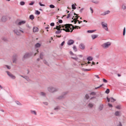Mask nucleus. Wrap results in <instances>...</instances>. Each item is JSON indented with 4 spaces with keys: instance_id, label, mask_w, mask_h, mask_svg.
I'll list each match as a JSON object with an SVG mask.
<instances>
[{
    "instance_id": "nucleus-30",
    "label": "nucleus",
    "mask_w": 126,
    "mask_h": 126,
    "mask_svg": "<svg viewBox=\"0 0 126 126\" xmlns=\"http://www.w3.org/2000/svg\"><path fill=\"white\" fill-rule=\"evenodd\" d=\"M30 18L31 20H33L34 19V16L33 15H31L30 16Z\"/></svg>"
},
{
    "instance_id": "nucleus-27",
    "label": "nucleus",
    "mask_w": 126,
    "mask_h": 126,
    "mask_svg": "<svg viewBox=\"0 0 126 126\" xmlns=\"http://www.w3.org/2000/svg\"><path fill=\"white\" fill-rule=\"evenodd\" d=\"M73 48V50L75 51L76 52L77 51V49L76 48V46H74Z\"/></svg>"
},
{
    "instance_id": "nucleus-45",
    "label": "nucleus",
    "mask_w": 126,
    "mask_h": 126,
    "mask_svg": "<svg viewBox=\"0 0 126 126\" xmlns=\"http://www.w3.org/2000/svg\"><path fill=\"white\" fill-rule=\"evenodd\" d=\"M71 58L75 60L76 61H78V58L77 57L74 58L73 57H72Z\"/></svg>"
},
{
    "instance_id": "nucleus-57",
    "label": "nucleus",
    "mask_w": 126,
    "mask_h": 126,
    "mask_svg": "<svg viewBox=\"0 0 126 126\" xmlns=\"http://www.w3.org/2000/svg\"><path fill=\"white\" fill-rule=\"evenodd\" d=\"M64 43H65V42L64 41H63V42H62L61 44V45L62 46H63V45L64 44Z\"/></svg>"
},
{
    "instance_id": "nucleus-14",
    "label": "nucleus",
    "mask_w": 126,
    "mask_h": 126,
    "mask_svg": "<svg viewBox=\"0 0 126 126\" xmlns=\"http://www.w3.org/2000/svg\"><path fill=\"white\" fill-rule=\"evenodd\" d=\"M94 106V104L92 103H89L88 105V107L90 108H92Z\"/></svg>"
},
{
    "instance_id": "nucleus-46",
    "label": "nucleus",
    "mask_w": 126,
    "mask_h": 126,
    "mask_svg": "<svg viewBox=\"0 0 126 126\" xmlns=\"http://www.w3.org/2000/svg\"><path fill=\"white\" fill-rule=\"evenodd\" d=\"M20 76H21L23 78H24V79H26L27 78V77L26 76H21L20 75Z\"/></svg>"
},
{
    "instance_id": "nucleus-37",
    "label": "nucleus",
    "mask_w": 126,
    "mask_h": 126,
    "mask_svg": "<svg viewBox=\"0 0 126 126\" xmlns=\"http://www.w3.org/2000/svg\"><path fill=\"white\" fill-rule=\"evenodd\" d=\"M126 32V28L125 27H124L123 31V35H124L125 34Z\"/></svg>"
},
{
    "instance_id": "nucleus-49",
    "label": "nucleus",
    "mask_w": 126,
    "mask_h": 126,
    "mask_svg": "<svg viewBox=\"0 0 126 126\" xmlns=\"http://www.w3.org/2000/svg\"><path fill=\"white\" fill-rule=\"evenodd\" d=\"M82 70L83 71H89L90 70V69H85L83 68V69H82Z\"/></svg>"
},
{
    "instance_id": "nucleus-60",
    "label": "nucleus",
    "mask_w": 126,
    "mask_h": 126,
    "mask_svg": "<svg viewBox=\"0 0 126 126\" xmlns=\"http://www.w3.org/2000/svg\"><path fill=\"white\" fill-rule=\"evenodd\" d=\"M95 78L99 79L100 78L99 77V76L98 75H95Z\"/></svg>"
},
{
    "instance_id": "nucleus-2",
    "label": "nucleus",
    "mask_w": 126,
    "mask_h": 126,
    "mask_svg": "<svg viewBox=\"0 0 126 126\" xmlns=\"http://www.w3.org/2000/svg\"><path fill=\"white\" fill-rule=\"evenodd\" d=\"M74 15H76V16H75V18H74V16H73L72 18V19H73V20L71 21V22H74V23L75 24H76L77 23V21H78V23L79 24L82 22V21H79V20H78V18L79 17V16H78V14H76L75 13H74Z\"/></svg>"
},
{
    "instance_id": "nucleus-9",
    "label": "nucleus",
    "mask_w": 126,
    "mask_h": 126,
    "mask_svg": "<svg viewBox=\"0 0 126 126\" xmlns=\"http://www.w3.org/2000/svg\"><path fill=\"white\" fill-rule=\"evenodd\" d=\"M6 72L8 75L12 79H15L16 78L15 77L13 74H11L10 72L8 71H7Z\"/></svg>"
},
{
    "instance_id": "nucleus-16",
    "label": "nucleus",
    "mask_w": 126,
    "mask_h": 126,
    "mask_svg": "<svg viewBox=\"0 0 126 126\" xmlns=\"http://www.w3.org/2000/svg\"><path fill=\"white\" fill-rule=\"evenodd\" d=\"M114 114L116 116H120L121 115L120 112L119 111H116L115 113Z\"/></svg>"
},
{
    "instance_id": "nucleus-6",
    "label": "nucleus",
    "mask_w": 126,
    "mask_h": 126,
    "mask_svg": "<svg viewBox=\"0 0 126 126\" xmlns=\"http://www.w3.org/2000/svg\"><path fill=\"white\" fill-rule=\"evenodd\" d=\"M101 24L103 28L106 31H108V25L107 23L104 22H102L101 23Z\"/></svg>"
},
{
    "instance_id": "nucleus-55",
    "label": "nucleus",
    "mask_w": 126,
    "mask_h": 126,
    "mask_svg": "<svg viewBox=\"0 0 126 126\" xmlns=\"http://www.w3.org/2000/svg\"><path fill=\"white\" fill-rule=\"evenodd\" d=\"M50 26H54V23H51L50 24Z\"/></svg>"
},
{
    "instance_id": "nucleus-29",
    "label": "nucleus",
    "mask_w": 126,
    "mask_h": 126,
    "mask_svg": "<svg viewBox=\"0 0 126 126\" xmlns=\"http://www.w3.org/2000/svg\"><path fill=\"white\" fill-rule=\"evenodd\" d=\"M68 93V92L67 91L63 92L62 94V95L64 96L65 95H66Z\"/></svg>"
},
{
    "instance_id": "nucleus-51",
    "label": "nucleus",
    "mask_w": 126,
    "mask_h": 126,
    "mask_svg": "<svg viewBox=\"0 0 126 126\" xmlns=\"http://www.w3.org/2000/svg\"><path fill=\"white\" fill-rule=\"evenodd\" d=\"M72 15L71 14H68L67 16V18H68L70 17V16H71Z\"/></svg>"
},
{
    "instance_id": "nucleus-3",
    "label": "nucleus",
    "mask_w": 126,
    "mask_h": 126,
    "mask_svg": "<svg viewBox=\"0 0 126 126\" xmlns=\"http://www.w3.org/2000/svg\"><path fill=\"white\" fill-rule=\"evenodd\" d=\"M47 90L49 92L53 93L57 91L58 89L53 87L50 86L47 88Z\"/></svg>"
},
{
    "instance_id": "nucleus-54",
    "label": "nucleus",
    "mask_w": 126,
    "mask_h": 126,
    "mask_svg": "<svg viewBox=\"0 0 126 126\" xmlns=\"http://www.w3.org/2000/svg\"><path fill=\"white\" fill-rule=\"evenodd\" d=\"M90 9L91 11V13H93V10L92 8L91 7H90Z\"/></svg>"
},
{
    "instance_id": "nucleus-31",
    "label": "nucleus",
    "mask_w": 126,
    "mask_h": 126,
    "mask_svg": "<svg viewBox=\"0 0 126 126\" xmlns=\"http://www.w3.org/2000/svg\"><path fill=\"white\" fill-rule=\"evenodd\" d=\"M26 81H25L26 83H27L28 82H30V83H32L31 81V79H25Z\"/></svg>"
},
{
    "instance_id": "nucleus-12",
    "label": "nucleus",
    "mask_w": 126,
    "mask_h": 126,
    "mask_svg": "<svg viewBox=\"0 0 126 126\" xmlns=\"http://www.w3.org/2000/svg\"><path fill=\"white\" fill-rule=\"evenodd\" d=\"M110 13V11H107L104 12L103 13L101 14V16H105Z\"/></svg>"
},
{
    "instance_id": "nucleus-25",
    "label": "nucleus",
    "mask_w": 126,
    "mask_h": 126,
    "mask_svg": "<svg viewBox=\"0 0 126 126\" xmlns=\"http://www.w3.org/2000/svg\"><path fill=\"white\" fill-rule=\"evenodd\" d=\"M96 30H88L87 31L88 33H92L96 31Z\"/></svg>"
},
{
    "instance_id": "nucleus-52",
    "label": "nucleus",
    "mask_w": 126,
    "mask_h": 126,
    "mask_svg": "<svg viewBox=\"0 0 126 126\" xmlns=\"http://www.w3.org/2000/svg\"><path fill=\"white\" fill-rule=\"evenodd\" d=\"M43 103L46 105H48V103L47 102H43Z\"/></svg>"
},
{
    "instance_id": "nucleus-41",
    "label": "nucleus",
    "mask_w": 126,
    "mask_h": 126,
    "mask_svg": "<svg viewBox=\"0 0 126 126\" xmlns=\"http://www.w3.org/2000/svg\"><path fill=\"white\" fill-rule=\"evenodd\" d=\"M43 53H40V57L41 59L43 58Z\"/></svg>"
},
{
    "instance_id": "nucleus-32",
    "label": "nucleus",
    "mask_w": 126,
    "mask_h": 126,
    "mask_svg": "<svg viewBox=\"0 0 126 126\" xmlns=\"http://www.w3.org/2000/svg\"><path fill=\"white\" fill-rule=\"evenodd\" d=\"M85 98L86 99H88L89 98V95L88 94H87L85 95Z\"/></svg>"
},
{
    "instance_id": "nucleus-8",
    "label": "nucleus",
    "mask_w": 126,
    "mask_h": 126,
    "mask_svg": "<svg viewBox=\"0 0 126 126\" xmlns=\"http://www.w3.org/2000/svg\"><path fill=\"white\" fill-rule=\"evenodd\" d=\"M17 55L16 54H15L13 55V63H16V58Z\"/></svg>"
},
{
    "instance_id": "nucleus-40",
    "label": "nucleus",
    "mask_w": 126,
    "mask_h": 126,
    "mask_svg": "<svg viewBox=\"0 0 126 126\" xmlns=\"http://www.w3.org/2000/svg\"><path fill=\"white\" fill-rule=\"evenodd\" d=\"M61 31H57L55 32V33L56 34H59L61 32Z\"/></svg>"
},
{
    "instance_id": "nucleus-1",
    "label": "nucleus",
    "mask_w": 126,
    "mask_h": 126,
    "mask_svg": "<svg viewBox=\"0 0 126 126\" xmlns=\"http://www.w3.org/2000/svg\"><path fill=\"white\" fill-rule=\"evenodd\" d=\"M78 28L79 29L80 28L78 26H75L74 27L73 26L72 24H66L64 25H61L57 26L56 28H55L54 29H56L58 30V29H61V30H63L65 31L66 32H71L73 31V29H78Z\"/></svg>"
},
{
    "instance_id": "nucleus-4",
    "label": "nucleus",
    "mask_w": 126,
    "mask_h": 126,
    "mask_svg": "<svg viewBox=\"0 0 126 126\" xmlns=\"http://www.w3.org/2000/svg\"><path fill=\"white\" fill-rule=\"evenodd\" d=\"M21 29L19 30L16 29L14 30V32L16 35H21V33H24L23 31Z\"/></svg>"
},
{
    "instance_id": "nucleus-63",
    "label": "nucleus",
    "mask_w": 126,
    "mask_h": 126,
    "mask_svg": "<svg viewBox=\"0 0 126 126\" xmlns=\"http://www.w3.org/2000/svg\"><path fill=\"white\" fill-rule=\"evenodd\" d=\"M16 102L17 105H20V103L18 101H16Z\"/></svg>"
},
{
    "instance_id": "nucleus-64",
    "label": "nucleus",
    "mask_w": 126,
    "mask_h": 126,
    "mask_svg": "<svg viewBox=\"0 0 126 126\" xmlns=\"http://www.w3.org/2000/svg\"><path fill=\"white\" fill-rule=\"evenodd\" d=\"M44 63L46 64H47V62L45 60H44Z\"/></svg>"
},
{
    "instance_id": "nucleus-39",
    "label": "nucleus",
    "mask_w": 126,
    "mask_h": 126,
    "mask_svg": "<svg viewBox=\"0 0 126 126\" xmlns=\"http://www.w3.org/2000/svg\"><path fill=\"white\" fill-rule=\"evenodd\" d=\"M36 14L37 15H39L40 14V12L38 10H36Z\"/></svg>"
},
{
    "instance_id": "nucleus-24",
    "label": "nucleus",
    "mask_w": 126,
    "mask_h": 126,
    "mask_svg": "<svg viewBox=\"0 0 126 126\" xmlns=\"http://www.w3.org/2000/svg\"><path fill=\"white\" fill-rule=\"evenodd\" d=\"M93 58L91 56H89L87 58V60L89 61H91L93 60Z\"/></svg>"
},
{
    "instance_id": "nucleus-28",
    "label": "nucleus",
    "mask_w": 126,
    "mask_h": 126,
    "mask_svg": "<svg viewBox=\"0 0 126 126\" xmlns=\"http://www.w3.org/2000/svg\"><path fill=\"white\" fill-rule=\"evenodd\" d=\"M40 94L41 96H45L46 95V93L44 92H41L40 93Z\"/></svg>"
},
{
    "instance_id": "nucleus-48",
    "label": "nucleus",
    "mask_w": 126,
    "mask_h": 126,
    "mask_svg": "<svg viewBox=\"0 0 126 126\" xmlns=\"http://www.w3.org/2000/svg\"><path fill=\"white\" fill-rule=\"evenodd\" d=\"M5 66H6L7 67V68L8 69H10L11 68L9 66L7 65H5Z\"/></svg>"
},
{
    "instance_id": "nucleus-36",
    "label": "nucleus",
    "mask_w": 126,
    "mask_h": 126,
    "mask_svg": "<svg viewBox=\"0 0 126 126\" xmlns=\"http://www.w3.org/2000/svg\"><path fill=\"white\" fill-rule=\"evenodd\" d=\"M110 92V90L109 89H107L105 91V93L107 94H108Z\"/></svg>"
},
{
    "instance_id": "nucleus-62",
    "label": "nucleus",
    "mask_w": 126,
    "mask_h": 126,
    "mask_svg": "<svg viewBox=\"0 0 126 126\" xmlns=\"http://www.w3.org/2000/svg\"><path fill=\"white\" fill-rule=\"evenodd\" d=\"M103 81L105 83H106L107 82V81L106 79H103Z\"/></svg>"
},
{
    "instance_id": "nucleus-38",
    "label": "nucleus",
    "mask_w": 126,
    "mask_h": 126,
    "mask_svg": "<svg viewBox=\"0 0 126 126\" xmlns=\"http://www.w3.org/2000/svg\"><path fill=\"white\" fill-rule=\"evenodd\" d=\"M60 109V107L59 106H57L56 108H55L54 109L55 110H59Z\"/></svg>"
},
{
    "instance_id": "nucleus-18",
    "label": "nucleus",
    "mask_w": 126,
    "mask_h": 126,
    "mask_svg": "<svg viewBox=\"0 0 126 126\" xmlns=\"http://www.w3.org/2000/svg\"><path fill=\"white\" fill-rule=\"evenodd\" d=\"M31 114H33L36 115H37V112L35 110H31Z\"/></svg>"
},
{
    "instance_id": "nucleus-53",
    "label": "nucleus",
    "mask_w": 126,
    "mask_h": 126,
    "mask_svg": "<svg viewBox=\"0 0 126 126\" xmlns=\"http://www.w3.org/2000/svg\"><path fill=\"white\" fill-rule=\"evenodd\" d=\"M62 22H63V21L62 20H61V19L59 20L58 21L59 23H62Z\"/></svg>"
},
{
    "instance_id": "nucleus-21",
    "label": "nucleus",
    "mask_w": 126,
    "mask_h": 126,
    "mask_svg": "<svg viewBox=\"0 0 126 126\" xmlns=\"http://www.w3.org/2000/svg\"><path fill=\"white\" fill-rule=\"evenodd\" d=\"M65 97V96H63L62 95L61 96H60L58 97L57 98V99H59L60 100L63 99Z\"/></svg>"
},
{
    "instance_id": "nucleus-11",
    "label": "nucleus",
    "mask_w": 126,
    "mask_h": 126,
    "mask_svg": "<svg viewBox=\"0 0 126 126\" xmlns=\"http://www.w3.org/2000/svg\"><path fill=\"white\" fill-rule=\"evenodd\" d=\"M74 41L72 40H69L67 42V44L68 45H70L73 44L74 43Z\"/></svg>"
},
{
    "instance_id": "nucleus-50",
    "label": "nucleus",
    "mask_w": 126,
    "mask_h": 126,
    "mask_svg": "<svg viewBox=\"0 0 126 126\" xmlns=\"http://www.w3.org/2000/svg\"><path fill=\"white\" fill-rule=\"evenodd\" d=\"M39 4L41 6H45V5L43 4H42L40 2H39Z\"/></svg>"
},
{
    "instance_id": "nucleus-42",
    "label": "nucleus",
    "mask_w": 126,
    "mask_h": 126,
    "mask_svg": "<svg viewBox=\"0 0 126 126\" xmlns=\"http://www.w3.org/2000/svg\"><path fill=\"white\" fill-rule=\"evenodd\" d=\"M115 108L118 109H121V108L120 107V105H118L115 107Z\"/></svg>"
},
{
    "instance_id": "nucleus-23",
    "label": "nucleus",
    "mask_w": 126,
    "mask_h": 126,
    "mask_svg": "<svg viewBox=\"0 0 126 126\" xmlns=\"http://www.w3.org/2000/svg\"><path fill=\"white\" fill-rule=\"evenodd\" d=\"M6 20V17L5 16H3L2 18V22H5Z\"/></svg>"
},
{
    "instance_id": "nucleus-43",
    "label": "nucleus",
    "mask_w": 126,
    "mask_h": 126,
    "mask_svg": "<svg viewBox=\"0 0 126 126\" xmlns=\"http://www.w3.org/2000/svg\"><path fill=\"white\" fill-rule=\"evenodd\" d=\"M49 7L50 8H54L55 7V6L52 4L50 5H49Z\"/></svg>"
},
{
    "instance_id": "nucleus-47",
    "label": "nucleus",
    "mask_w": 126,
    "mask_h": 126,
    "mask_svg": "<svg viewBox=\"0 0 126 126\" xmlns=\"http://www.w3.org/2000/svg\"><path fill=\"white\" fill-rule=\"evenodd\" d=\"M103 85V84H102L101 85H100V86H99V87H95V89H98L100 87H101Z\"/></svg>"
},
{
    "instance_id": "nucleus-13",
    "label": "nucleus",
    "mask_w": 126,
    "mask_h": 126,
    "mask_svg": "<svg viewBox=\"0 0 126 126\" xmlns=\"http://www.w3.org/2000/svg\"><path fill=\"white\" fill-rule=\"evenodd\" d=\"M26 22V21L25 20H22L19 21L18 23L17 24L19 25H22L25 24Z\"/></svg>"
},
{
    "instance_id": "nucleus-26",
    "label": "nucleus",
    "mask_w": 126,
    "mask_h": 126,
    "mask_svg": "<svg viewBox=\"0 0 126 126\" xmlns=\"http://www.w3.org/2000/svg\"><path fill=\"white\" fill-rule=\"evenodd\" d=\"M91 2H92L94 3L97 4L99 3V2L97 1H94V0H93L91 1Z\"/></svg>"
},
{
    "instance_id": "nucleus-34",
    "label": "nucleus",
    "mask_w": 126,
    "mask_h": 126,
    "mask_svg": "<svg viewBox=\"0 0 126 126\" xmlns=\"http://www.w3.org/2000/svg\"><path fill=\"white\" fill-rule=\"evenodd\" d=\"M110 101L111 102H114L115 101V100L112 97H110Z\"/></svg>"
},
{
    "instance_id": "nucleus-35",
    "label": "nucleus",
    "mask_w": 126,
    "mask_h": 126,
    "mask_svg": "<svg viewBox=\"0 0 126 126\" xmlns=\"http://www.w3.org/2000/svg\"><path fill=\"white\" fill-rule=\"evenodd\" d=\"M25 2L23 1H21L20 2V4L21 5H23L25 4Z\"/></svg>"
},
{
    "instance_id": "nucleus-19",
    "label": "nucleus",
    "mask_w": 126,
    "mask_h": 126,
    "mask_svg": "<svg viewBox=\"0 0 126 126\" xmlns=\"http://www.w3.org/2000/svg\"><path fill=\"white\" fill-rule=\"evenodd\" d=\"M122 9L123 10H125L126 9V6L125 4V3H123L122 6Z\"/></svg>"
},
{
    "instance_id": "nucleus-7",
    "label": "nucleus",
    "mask_w": 126,
    "mask_h": 126,
    "mask_svg": "<svg viewBox=\"0 0 126 126\" xmlns=\"http://www.w3.org/2000/svg\"><path fill=\"white\" fill-rule=\"evenodd\" d=\"M32 55V53H27L24 55L23 58V59L24 58H27L31 56Z\"/></svg>"
},
{
    "instance_id": "nucleus-22",
    "label": "nucleus",
    "mask_w": 126,
    "mask_h": 126,
    "mask_svg": "<svg viewBox=\"0 0 126 126\" xmlns=\"http://www.w3.org/2000/svg\"><path fill=\"white\" fill-rule=\"evenodd\" d=\"M40 46L41 44L38 43H37L35 45V47L36 48L39 47H40Z\"/></svg>"
},
{
    "instance_id": "nucleus-44",
    "label": "nucleus",
    "mask_w": 126,
    "mask_h": 126,
    "mask_svg": "<svg viewBox=\"0 0 126 126\" xmlns=\"http://www.w3.org/2000/svg\"><path fill=\"white\" fill-rule=\"evenodd\" d=\"M90 94L93 95H95L96 94V93L94 92H92Z\"/></svg>"
},
{
    "instance_id": "nucleus-17",
    "label": "nucleus",
    "mask_w": 126,
    "mask_h": 126,
    "mask_svg": "<svg viewBox=\"0 0 126 126\" xmlns=\"http://www.w3.org/2000/svg\"><path fill=\"white\" fill-rule=\"evenodd\" d=\"M103 105L102 104H100V105H99V107L98 108L100 110H102L103 109Z\"/></svg>"
},
{
    "instance_id": "nucleus-5",
    "label": "nucleus",
    "mask_w": 126,
    "mask_h": 126,
    "mask_svg": "<svg viewBox=\"0 0 126 126\" xmlns=\"http://www.w3.org/2000/svg\"><path fill=\"white\" fill-rule=\"evenodd\" d=\"M111 44V43L108 42L105 43L101 45V46L104 48H107L110 46Z\"/></svg>"
},
{
    "instance_id": "nucleus-10",
    "label": "nucleus",
    "mask_w": 126,
    "mask_h": 126,
    "mask_svg": "<svg viewBox=\"0 0 126 126\" xmlns=\"http://www.w3.org/2000/svg\"><path fill=\"white\" fill-rule=\"evenodd\" d=\"M79 47L80 49L82 50L84 49L85 48V45L82 43H81L79 44Z\"/></svg>"
},
{
    "instance_id": "nucleus-33",
    "label": "nucleus",
    "mask_w": 126,
    "mask_h": 126,
    "mask_svg": "<svg viewBox=\"0 0 126 126\" xmlns=\"http://www.w3.org/2000/svg\"><path fill=\"white\" fill-rule=\"evenodd\" d=\"M75 5H76L75 4V5L73 4L72 5V8L74 10L75 9H76V7L75 6Z\"/></svg>"
},
{
    "instance_id": "nucleus-61",
    "label": "nucleus",
    "mask_w": 126,
    "mask_h": 126,
    "mask_svg": "<svg viewBox=\"0 0 126 126\" xmlns=\"http://www.w3.org/2000/svg\"><path fill=\"white\" fill-rule=\"evenodd\" d=\"M26 26L29 29H30L31 28L30 26L28 24H27L26 25Z\"/></svg>"
},
{
    "instance_id": "nucleus-20",
    "label": "nucleus",
    "mask_w": 126,
    "mask_h": 126,
    "mask_svg": "<svg viewBox=\"0 0 126 126\" xmlns=\"http://www.w3.org/2000/svg\"><path fill=\"white\" fill-rule=\"evenodd\" d=\"M98 36V35H91V37L92 39H94L96 38Z\"/></svg>"
},
{
    "instance_id": "nucleus-56",
    "label": "nucleus",
    "mask_w": 126,
    "mask_h": 126,
    "mask_svg": "<svg viewBox=\"0 0 126 126\" xmlns=\"http://www.w3.org/2000/svg\"><path fill=\"white\" fill-rule=\"evenodd\" d=\"M70 54L72 55H75V54H74L71 51H70Z\"/></svg>"
},
{
    "instance_id": "nucleus-15",
    "label": "nucleus",
    "mask_w": 126,
    "mask_h": 126,
    "mask_svg": "<svg viewBox=\"0 0 126 126\" xmlns=\"http://www.w3.org/2000/svg\"><path fill=\"white\" fill-rule=\"evenodd\" d=\"M38 29L36 27H34L33 28V32H36L38 31Z\"/></svg>"
},
{
    "instance_id": "nucleus-59",
    "label": "nucleus",
    "mask_w": 126,
    "mask_h": 126,
    "mask_svg": "<svg viewBox=\"0 0 126 126\" xmlns=\"http://www.w3.org/2000/svg\"><path fill=\"white\" fill-rule=\"evenodd\" d=\"M34 3V2H32L31 3H30L29 4L30 5H33Z\"/></svg>"
},
{
    "instance_id": "nucleus-58",
    "label": "nucleus",
    "mask_w": 126,
    "mask_h": 126,
    "mask_svg": "<svg viewBox=\"0 0 126 126\" xmlns=\"http://www.w3.org/2000/svg\"><path fill=\"white\" fill-rule=\"evenodd\" d=\"M108 105L110 107H112V105L111 104H110L109 103H108Z\"/></svg>"
}]
</instances>
